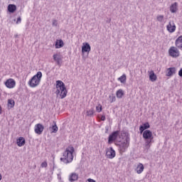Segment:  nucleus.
Listing matches in <instances>:
<instances>
[{"mask_svg": "<svg viewBox=\"0 0 182 182\" xmlns=\"http://www.w3.org/2000/svg\"><path fill=\"white\" fill-rule=\"evenodd\" d=\"M75 153V148L73 146H69L65 149L63 153V158H60V161L68 164L73 161V154Z\"/></svg>", "mask_w": 182, "mask_h": 182, "instance_id": "1", "label": "nucleus"}, {"mask_svg": "<svg viewBox=\"0 0 182 182\" xmlns=\"http://www.w3.org/2000/svg\"><path fill=\"white\" fill-rule=\"evenodd\" d=\"M55 95L60 96V99H65V97L68 95V90H66L65 83L60 80L56 81Z\"/></svg>", "mask_w": 182, "mask_h": 182, "instance_id": "2", "label": "nucleus"}, {"mask_svg": "<svg viewBox=\"0 0 182 182\" xmlns=\"http://www.w3.org/2000/svg\"><path fill=\"white\" fill-rule=\"evenodd\" d=\"M143 139L145 141V149L146 150H149L150 147H151V141H153V132L151 131L146 129L143 132Z\"/></svg>", "mask_w": 182, "mask_h": 182, "instance_id": "3", "label": "nucleus"}, {"mask_svg": "<svg viewBox=\"0 0 182 182\" xmlns=\"http://www.w3.org/2000/svg\"><path fill=\"white\" fill-rule=\"evenodd\" d=\"M42 80V72L38 71L36 75H33L31 79L28 82V86L30 87H38Z\"/></svg>", "mask_w": 182, "mask_h": 182, "instance_id": "4", "label": "nucleus"}, {"mask_svg": "<svg viewBox=\"0 0 182 182\" xmlns=\"http://www.w3.org/2000/svg\"><path fill=\"white\" fill-rule=\"evenodd\" d=\"M169 55L171 56V58H178L180 56V51L178 50V48L175 46H171L168 50Z\"/></svg>", "mask_w": 182, "mask_h": 182, "instance_id": "5", "label": "nucleus"}, {"mask_svg": "<svg viewBox=\"0 0 182 182\" xmlns=\"http://www.w3.org/2000/svg\"><path fill=\"white\" fill-rule=\"evenodd\" d=\"M4 85L7 89H14L16 86V81L14 78H9L5 81Z\"/></svg>", "mask_w": 182, "mask_h": 182, "instance_id": "6", "label": "nucleus"}, {"mask_svg": "<svg viewBox=\"0 0 182 182\" xmlns=\"http://www.w3.org/2000/svg\"><path fill=\"white\" fill-rule=\"evenodd\" d=\"M130 146V139L129 138H126L124 141L122 142L119 144V149L121 151H126V149Z\"/></svg>", "mask_w": 182, "mask_h": 182, "instance_id": "7", "label": "nucleus"}, {"mask_svg": "<svg viewBox=\"0 0 182 182\" xmlns=\"http://www.w3.org/2000/svg\"><path fill=\"white\" fill-rule=\"evenodd\" d=\"M176 29H177V27L176 26L174 21H169L166 26V30L168 32H169V33H173V32H176Z\"/></svg>", "mask_w": 182, "mask_h": 182, "instance_id": "8", "label": "nucleus"}, {"mask_svg": "<svg viewBox=\"0 0 182 182\" xmlns=\"http://www.w3.org/2000/svg\"><path fill=\"white\" fill-rule=\"evenodd\" d=\"M106 156L107 159H114L116 157V151L113 149V147L107 149Z\"/></svg>", "mask_w": 182, "mask_h": 182, "instance_id": "9", "label": "nucleus"}, {"mask_svg": "<svg viewBox=\"0 0 182 182\" xmlns=\"http://www.w3.org/2000/svg\"><path fill=\"white\" fill-rule=\"evenodd\" d=\"M119 131H115L114 132L112 133V134H110L108 138V144H112V143H113L114 141V140H116V139H117V136H119Z\"/></svg>", "mask_w": 182, "mask_h": 182, "instance_id": "10", "label": "nucleus"}, {"mask_svg": "<svg viewBox=\"0 0 182 182\" xmlns=\"http://www.w3.org/2000/svg\"><path fill=\"white\" fill-rule=\"evenodd\" d=\"M176 72H177V69H176V68L174 67L167 68L166 76H167L168 77H171L173 75H176Z\"/></svg>", "mask_w": 182, "mask_h": 182, "instance_id": "11", "label": "nucleus"}, {"mask_svg": "<svg viewBox=\"0 0 182 182\" xmlns=\"http://www.w3.org/2000/svg\"><path fill=\"white\" fill-rule=\"evenodd\" d=\"M90 50V45L88 43H83L82 46V53H89Z\"/></svg>", "mask_w": 182, "mask_h": 182, "instance_id": "12", "label": "nucleus"}, {"mask_svg": "<svg viewBox=\"0 0 182 182\" xmlns=\"http://www.w3.org/2000/svg\"><path fill=\"white\" fill-rule=\"evenodd\" d=\"M53 58L57 65H60V63H62L63 57L60 55V53L53 54Z\"/></svg>", "mask_w": 182, "mask_h": 182, "instance_id": "13", "label": "nucleus"}, {"mask_svg": "<svg viewBox=\"0 0 182 182\" xmlns=\"http://www.w3.org/2000/svg\"><path fill=\"white\" fill-rule=\"evenodd\" d=\"M43 129L44 127L43 125H42V124H37L35 126L34 132L35 133H36V134H42Z\"/></svg>", "mask_w": 182, "mask_h": 182, "instance_id": "14", "label": "nucleus"}, {"mask_svg": "<svg viewBox=\"0 0 182 182\" xmlns=\"http://www.w3.org/2000/svg\"><path fill=\"white\" fill-rule=\"evenodd\" d=\"M148 75L149 76V80L151 82H156V80H157V75L154 73V71L153 70L148 71Z\"/></svg>", "mask_w": 182, "mask_h": 182, "instance_id": "15", "label": "nucleus"}, {"mask_svg": "<svg viewBox=\"0 0 182 182\" xmlns=\"http://www.w3.org/2000/svg\"><path fill=\"white\" fill-rule=\"evenodd\" d=\"M175 45L178 49L182 50V35L176 38L175 41Z\"/></svg>", "mask_w": 182, "mask_h": 182, "instance_id": "16", "label": "nucleus"}, {"mask_svg": "<svg viewBox=\"0 0 182 182\" xmlns=\"http://www.w3.org/2000/svg\"><path fill=\"white\" fill-rule=\"evenodd\" d=\"M135 171L136 172L137 174H141V173H143V171H144V165H143V164L139 163L136 168H135Z\"/></svg>", "mask_w": 182, "mask_h": 182, "instance_id": "17", "label": "nucleus"}, {"mask_svg": "<svg viewBox=\"0 0 182 182\" xmlns=\"http://www.w3.org/2000/svg\"><path fill=\"white\" fill-rule=\"evenodd\" d=\"M147 129H150V124L149 122L144 123L139 127V132L141 134L143 132H146Z\"/></svg>", "mask_w": 182, "mask_h": 182, "instance_id": "18", "label": "nucleus"}, {"mask_svg": "<svg viewBox=\"0 0 182 182\" xmlns=\"http://www.w3.org/2000/svg\"><path fill=\"white\" fill-rule=\"evenodd\" d=\"M26 143V141L25 140V138L23 136H20L16 140V144L18 146V147H22L23 146H25V144Z\"/></svg>", "mask_w": 182, "mask_h": 182, "instance_id": "19", "label": "nucleus"}, {"mask_svg": "<svg viewBox=\"0 0 182 182\" xmlns=\"http://www.w3.org/2000/svg\"><path fill=\"white\" fill-rule=\"evenodd\" d=\"M79 179V174L76 173H72L68 178L69 181L73 182V181H77Z\"/></svg>", "mask_w": 182, "mask_h": 182, "instance_id": "20", "label": "nucleus"}, {"mask_svg": "<svg viewBox=\"0 0 182 182\" xmlns=\"http://www.w3.org/2000/svg\"><path fill=\"white\" fill-rule=\"evenodd\" d=\"M65 43L62 39L57 40L55 42V49H60V48H63Z\"/></svg>", "mask_w": 182, "mask_h": 182, "instance_id": "21", "label": "nucleus"}, {"mask_svg": "<svg viewBox=\"0 0 182 182\" xmlns=\"http://www.w3.org/2000/svg\"><path fill=\"white\" fill-rule=\"evenodd\" d=\"M116 96L118 99H122L124 96V91L122 89L118 90L116 92Z\"/></svg>", "mask_w": 182, "mask_h": 182, "instance_id": "22", "label": "nucleus"}, {"mask_svg": "<svg viewBox=\"0 0 182 182\" xmlns=\"http://www.w3.org/2000/svg\"><path fill=\"white\" fill-rule=\"evenodd\" d=\"M170 11L172 14H176V12H177V2H175L173 4H171L170 7Z\"/></svg>", "mask_w": 182, "mask_h": 182, "instance_id": "23", "label": "nucleus"}, {"mask_svg": "<svg viewBox=\"0 0 182 182\" xmlns=\"http://www.w3.org/2000/svg\"><path fill=\"white\" fill-rule=\"evenodd\" d=\"M7 106L8 109H12L13 107H15V101L12 99L8 100Z\"/></svg>", "mask_w": 182, "mask_h": 182, "instance_id": "24", "label": "nucleus"}, {"mask_svg": "<svg viewBox=\"0 0 182 182\" xmlns=\"http://www.w3.org/2000/svg\"><path fill=\"white\" fill-rule=\"evenodd\" d=\"M8 11L9 12H11V14H14L15 11H16V6L14 4H9L8 6Z\"/></svg>", "mask_w": 182, "mask_h": 182, "instance_id": "25", "label": "nucleus"}, {"mask_svg": "<svg viewBox=\"0 0 182 182\" xmlns=\"http://www.w3.org/2000/svg\"><path fill=\"white\" fill-rule=\"evenodd\" d=\"M118 80L121 82V83H126V80H127V77H126V74L122 75L121 77H119L118 78Z\"/></svg>", "mask_w": 182, "mask_h": 182, "instance_id": "26", "label": "nucleus"}, {"mask_svg": "<svg viewBox=\"0 0 182 182\" xmlns=\"http://www.w3.org/2000/svg\"><path fill=\"white\" fill-rule=\"evenodd\" d=\"M95 114V109L92 108L91 109L87 111V116L90 117Z\"/></svg>", "mask_w": 182, "mask_h": 182, "instance_id": "27", "label": "nucleus"}, {"mask_svg": "<svg viewBox=\"0 0 182 182\" xmlns=\"http://www.w3.org/2000/svg\"><path fill=\"white\" fill-rule=\"evenodd\" d=\"M102 110V105L99 104L98 106L96 107V111L97 112V113H100Z\"/></svg>", "mask_w": 182, "mask_h": 182, "instance_id": "28", "label": "nucleus"}, {"mask_svg": "<svg viewBox=\"0 0 182 182\" xmlns=\"http://www.w3.org/2000/svg\"><path fill=\"white\" fill-rule=\"evenodd\" d=\"M109 102L110 103H113V102H116V97L113 95H109Z\"/></svg>", "mask_w": 182, "mask_h": 182, "instance_id": "29", "label": "nucleus"}, {"mask_svg": "<svg viewBox=\"0 0 182 182\" xmlns=\"http://www.w3.org/2000/svg\"><path fill=\"white\" fill-rule=\"evenodd\" d=\"M58 130V126L56 124L52 127V133H56Z\"/></svg>", "mask_w": 182, "mask_h": 182, "instance_id": "30", "label": "nucleus"}, {"mask_svg": "<svg viewBox=\"0 0 182 182\" xmlns=\"http://www.w3.org/2000/svg\"><path fill=\"white\" fill-rule=\"evenodd\" d=\"M157 21H159V22H162L163 19H164V16H158L156 17Z\"/></svg>", "mask_w": 182, "mask_h": 182, "instance_id": "31", "label": "nucleus"}, {"mask_svg": "<svg viewBox=\"0 0 182 182\" xmlns=\"http://www.w3.org/2000/svg\"><path fill=\"white\" fill-rule=\"evenodd\" d=\"M41 167L42 168H46V167H48V162H46V161L42 162Z\"/></svg>", "mask_w": 182, "mask_h": 182, "instance_id": "32", "label": "nucleus"}, {"mask_svg": "<svg viewBox=\"0 0 182 182\" xmlns=\"http://www.w3.org/2000/svg\"><path fill=\"white\" fill-rule=\"evenodd\" d=\"M53 26H58V21L57 20L53 21Z\"/></svg>", "mask_w": 182, "mask_h": 182, "instance_id": "33", "label": "nucleus"}, {"mask_svg": "<svg viewBox=\"0 0 182 182\" xmlns=\"http://www.w3.org/2000/svg\"><path fill=\"white\" fill-rule=\"evenodd\" d=\"M100 120H102V122H105V120H106V117L105 115H102L100 117Z\"/></svg>", "mask_w": 182, "mask_h": 182, "instance_id": "34", "label": "nucleus"}, {"mask_svg": "<svg viewBox=\"0 0 182 182\" xmlns=\"http://www.w3.org/2000/svg\"><path fill=\"white\" fill-rule=\"evenodd\" d=\"M87 182H96V181H95L94 179H92V178H88L87 180Z\"/></svg>", "mask_w": 182, "mask_h": 182, "instance_id": "35", "label": "nucleus"}, {"mask_svg": "<svg viewBox=\"0 0 182 182\" xmlns=\"http://www.w3.org/2000/svg\"><path fill=\"white\" fill-rule=\"evenodd\" d=\"M21 17H18L16 23H21Z\"/></svg>", "mask_w": 182, "mask_h": 182, "instance_id": "36", "label": "nucleus"}, {"mask_svg": "<svg viewBox=\"0 0 182 182\" xmlns=\"http://www.w3.org/2000/svg\"><path fill=\"white\" fill-rule=\"evenodd\" d=\"M2 114V107H1V105H0V114Z\"/></svg>", "mask_w": 182, "mask_h": 182, "instance_id": "37", "label": "nucleus"}, {"mask_svg": "<svg viewBox=\"0 0 182 182\" xmlns=\"http://www.w3.org/2000/svg\"><path fill=\"white\" fill-rule=\"evenodd\" d=\"M2 180V174L0 173V181Z\"/></svg>", "mask_w": 182, "mask_h": 182, "instance_id": "38", "label": "nucleus"}]
</instances>
